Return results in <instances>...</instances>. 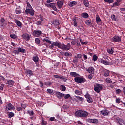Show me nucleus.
Returning <instances> with one entry per match:
<instances>
[{"mask_svg":"<svg viewBox=\"0 0 125 125\" xmlns=\"http://www.w3.org/2000/svg\"><path fill=\"white\" fill-rule=\"evenodd\" d=\"M75 116L80 118H85L88 116V113L84 110H77L75 113Z\"/></svg>","mask_w":125,"mask_h":125,"instance_id":"obj_1","label":"nucleus"},{"mask_svg":"<svg viewBox=\"0 0 125 125\" xmlns=\"http://www.w3.org/2000/svg\"><path fill=\"white\" fill-rule=\"evenodd\" d=\"M26 9L25 10V13L26 14H30L31 16H33L35 13H34V9L29 2H26Z\"/></svg>","mask_w":125,"mask_h":125,"instance_id":"obj_2","label":"nucleus"},{"mask_svg":"<svg viewBox=\"0 0 125 125\" xmlns=\"http://www.w3.org/2000/svg\"><path fill=\"white\" fill-rule=\"evenodd\" d=\"M59 46L58 48L61 49L63 51H68L71 47L69 43H68L67 45H65L64 43L62 44L61 42H60Z\"/></svg>","mask_w":125,"mask_h":125,"instance_id":"obj_3","label":"nucleus"},{"mask_svg":"<svg viewBox=\"0 0 125 125\" xmlns=\"http://www.w3.org/2000/svg\"><path fill=\"white\" fill-rule=\"evenodd\" d=\"M74 81L76 83H84L85 82H86V80L83 77H76L74 78Z\"/></svg>","mask_w":125,"mask_h":125,"instance_id":"obj_4","label":"nucleus"},{"mask_svg":"<svg viewBox=\"0 0 125 125\" xmlns=\"http://www.w3.org/2000/svg\"><path fill=\"white\" fill-rule=\"evenodd\" d=\"M60 42H51L49 43V45H48L47 47H49V48L50 49H53L54 48V46H55V47H57L58 48L59 47V45H60Z\"/></svg>","mask_w":125,"mask_h":125,"instance_id":"obj_5","label":"nucleus"},{"mask_svg":"<svg viewBox=\"0 0 125 125\" xmlns=\"http://www.w3.org/2000/svg\"><path fill=\"white\" fill-rule=\"evenodd\" d=\"M53 77L56 79H59L62 80L64 82H66L67 81V77H64L63 75H53Z\"/></svg>","mask_w":125,"mask_h":125,"instance_id":"obj_6","label":"nucleus"},{"mask_svg":"<svg viewBox=\"0 0 125 125\" xmlns=\"http://www.w3.org/2000/svg\"><path fill=\"white\" fill-rule=\"evenodd\" d=\"M111 42H121V37L115 36L111 39Z\"/></svg>","mask_w":125,"mask_h":125,"instance_id":"obj_7","label":"nucleus"},{"mask_svg":"<svg viewBox=\"0 0 125 125\" xmlns=\"http://www.w3.org/2000/svg\"><path fill=\"white\" fill-rule=\"evenodd\" d=\"M42 31L38 30H34L32 35L35 37H40L41 35H42Z\"/></svg>","mask_w":125,"mask_h":125,"instance_id":"obj_8","label":"nucleus"},{"mask_svg":"<svg viewBox=\"0 0 125 125\" xmlns=\"http://www.w3.org/2000/svg\"><path fill=\"white\" fill-rule=\"evenodd\" d=\"M110 112L107 109H104L100 111V114L103 115L104 116H108Z\"/></svg>","mask_w":125,"mask_h":125,"instance_id":"obj_9","label":"nucleus"},{"mask_svg":"<svg viewBox=\"0 0 125 125\" xmlns=\"http://www.w3.org/2000/svg\"><path fill=\"white\" fill-rule=\"evenodd\" d=\"M99 62L104 65H109L111 63L110 62H109L106 60H103L102 59H99Z\"/></svg>","mask_w":125,"mask_h":125,"instance_id":"obj_10","label":"nucleus"},{"mask_svg":"<svg viewBox=\"0 0 125 125\" xmlns=\"http://www.w3.org/2000/svg\"><path fill=\"white\" fill-rule=\"evenodd\" d=\"M46 6H47V7H50L51 8H52L55 11H57V8H56L55 3H54L46 4Z\"/></svg>","mask_w":125,"mask_h":125,"instance_id":"obj_11","label":"nucleus"},{"mask_svg":"<svg viewBox=\"0 0 125 125\" xmlns=\"http://www.w3.org/2000/svg\"><path fill=\"white\" fill-rule=\"evenodd\" d=\"M22 37L26 41H29L31 39V35L25 33L22 35Z\"/></svg>","mask_w":125,"mask_h":125,"instance_id":"obj_12","label":"nucleus"},{"mask_svg":"<svg viewBox=\"0 0 125 125\" xmlns=\"http://www.w3.org/2000/svg\"><path fill=\"white\" fill-rule=\"evenodd\" d=\"M115 120H116V123L119 124V125H123L122 124H123L125 125V121L124 120H123L122 119L118 117V118H116Z\"/></svg>","mask_w":125,"mask_h":125,"instance_id":"obj_13","label":"nucleus"},{"mask_svg":"<svg viewBox=\"0 0 125 125\" xmlns=\"http://www.w3.org/2000/svg\"><path fill=\"white\" fill-rule=\"evenodd\" d=\"M87 121L88 122L90 123H93L94 124H97L99 122L98 120L97 119H90V118H88L87 119Z\"/></svg>","mask_w":125,"mask_h":125,"instance_id":"obj_14","label":"nucleus"},{"mask_svg":"<svg viewBox=\"0 0 125 125\" xmlns=\"http://www.w3.org/2000/svg\"><path fill=\"white\" fill-rule=\"evenodd\" d=\"M6 84L8 86L12 87L14 85L15 82L11 80H7V82H6Z\"/></svg>","mask_w":125,"mask_h":125,"instance_id":"obj_15","label":"nucleus"},{"mask_svg":"<svg viewBox=\"0 0 125 125\" xmlns=\"http://www.w3.org/2000/svg\"><path fill=\"white\" fill-rule=\"evenodd\" d=\"M57 4L59 9H61L63 7V5H64V2L63 0H59L57 2Z\"/></svg>","mask_w":125,"mask_h":125,"instance_id":"obj_16","label":"nucleus"},{"mask_svg":"<svg viewBox=\"0 0 125 125\" xmlns=\"http://www.w3.org/2000/svg\"><path fill=\"white\" fill-rule=\"evenodd\" d=\"M87 72H89V74H94V68L92 67H90L89 68H85Z\"/></svg>","mask_w":125,"mask_h":125,"instance_id":"obj_17","label":"nucleus"},{"mask_svg":"<svg viewBox=\"0 0 125 125\" xmlns=\"http://www.w3.org/2000/svg\"><path fill=\"white\" fill-rule=\"evenodd\" d=\"M79 20H80V18H78L77 17H75L74 18H73V21L74 22V27H76L78 26L77 23Z\"/></svg>","mask_w":125,"mask_h":125,"instance_id":"obj_18","label":"nucleus"},{"mask_svg":"<svg viewBox=\"0 0 125 125\" xmlns=\"http://www.w3.org/2000/svg\"><path fill=\"white\" fill-rule=\"evenodd\" d=\"M7 109L9 110H15V107L11 103L8 104V105L6 107Z\"/></svg>","mask_w":125,"mask_h":125,"instance_id":"obj_19","label":"nucleus"},{"mask_svg":"<svg viewBox=\"0 0 125 125\" xmlns=\"http://www.w3.org/2000/svg\"><path fill=\"white\" fill-rule=\"evenodd\" d=\"M56 95H57L58 98L60 99L63 98L64 96V94L60 92H57L56 93Z\"/></svg>","mask_w":125,"mask_h":125,"instance_id":"obj_20","label":"nucleus"},{"mask_svg":"<svg viewBox=\"0 0 125 125\" xmlns=\"http://www.w3.org/2000/svg\"><path fill=\"white\" fill-rule=\"evenodd\" d=\"M35 43H36L37 45H39V46H41L40 43H41V41L39 38H35Z\"/></svg>","mask_w":125,"mask_h":125,"instance_id":"obj_21","label":"nucleus"},{"mask_svg":"<svg viewBox=\"0 0 125 125\" xmlns=\"http://www.w3.org/2000/svg\"><path fill=\"white\" fill-rule=\"evenodd\" d=\"M77 3V2L73 1L70 2L68 5L69 6H70V7H73V6H75V5H76Z\"/></svg>","mask_w":125,"mask_h":125,"instance_id":"obj_22","label":"nucleus"},{"mask_svg":"<svg viewBox=\"0 0 125 125\" xmlns=\"http://www.w3.org/2000/svg\"><path fill=\"white\" fill-rule=\"evenodd\" d=\"M15 23L17 24V25L19 27H21L22 23H21V22H20L19 21L16 20L15 21Z\"/></svg>","mask_w":125,"mask_h":125,"instance_id":"obj_23","label":"nucleus"},{"mask_svg":"<svg viewBox=\"0 0 125 125\" xmlns=\"http://www.w3.org/2000/svg\"><path fill=\"white\" fill-rule=\"evenodd\" d=\"M84 5H85V6H86V7H88V6H89V2H88V0H82Z\"/></svg>","mask_w":125,"mask_h":125,"instance_id":"obj_24","label":"nucleus"},{"mask_svg":"<svg viewBox=\"0 0 125 125\" xmlns=\"http://www.w3.org/2000/svg\"><path fill=\"white\" fill-rule=\"evenodd\" d=\"M26 74L29 75L30 76H33V72L32 70L27 69L26 70Z\"/></svg>","mask_w":125,"mask_h":125,"instance_id":"obj_25","label":"nucleus"},{"mask_svg":"<svg viewBox=\"0 0 125 125\" xmlns=\"http://www.w3.org/2000/svg\"><path fill=\"white\" fill-rule=\"evenodd\" d=\"M70 76H71L72 77L75 78L76 77H78V76L79 75L76 72H71L70 73Z\"/></svg>","mask_w":125,"mask_h":125,"instance_id":"obj_26","label":"nucleus"},{"mask_svg":"<svg viewBox=\"0 0 125 125\" xmlns=\"http://www.w3.org/2000/svg\"><path fill=\"white\" fill-rule=\"evenodd\" d=\"M107 52L108 54H113L114 53V48L111 47V48L107 49Z\"/></svg>","mask_w":125,"mask_h":125,"instance_id":"obj_27","label":"nucleus"},{"mask_svg":"<svg viewBox=\"0 0 125 125\" xmlns=\"http://www.w3.org/2000/svg\"><path fill=\"white\" fill-rule=\"evenodd\" d=\"M41 123L42 125H47V122L45 121L43 119V118L42 117V121H41Z\"/></svg>","mask_w":125,"mask_h":125,"instance_id":"obj_28","label":"nucleus"},{"mask_svg":"<svg viewBox=\"0 0 125 125\" xmlns=\"http://www.w3.org/2000/svg\"><path fill=\"white\" fill-rule=\"evenodd\" d=\"M15 12L16 14H21V13H22V10H20V9L18 8H16Z\"/></svg>","mask_w":125,"mask_h":125,"instance_id":"obj_29","label":"nucleus"},{"mask_svg":"<svg viewBox=\"0 0 125 125\" xmlns=\"http://www.w3.org/2000/svg\"><path fill=\"white\" fill-rule=\"evenodd\" d=\"M110 71L108 70H106V71H104V76L105 77H108L109 76Z\"/></svg>","mask_w":125,"mask_h":125,"instance_id":"obj_30","label":"nucleus"},{"mask_svg":"<svg viewBox=\"0 0 125 125\" xmlns=\"http://www.w3.org/2000/svg\"><path fill=\"white\" fill-rule=\"evenodd\" d=\"M18 50L19 51V52H21L23 53L26 52V51L24 49H21V47H18Z\"/></svg>","mask_w":125,"mask_h":125,"instance_id":"obj_31","label":"nucleus"},{"mask_svg":"<svg viewBox=\"0 0 125 125\" xmlns=\"http://www.w3.org/2000/svg\"><path fill=\"white\" fill-rule=\"evenodd\" d=\"M98 59V58L96 54H94L93 56V58H92V60H93L94 62H96Z\"/></svg>","mask_w":125,"mask_h":125,"instance_id":"obj_32","label":"nucleus"},{"mask_svg":"<svg viewBox=\"0 0 125 125\" xmlns=\"http://www.w3.org/2000/svg\"><path fill=\"white\" fill-rule=\"evenodd\" d=\"M96 23H97V24L102 22L101 19L99 16L96 17Z\"/></svg>","mask_w":125,"mask_h":125,"instance_id":"obj_33","label":"nucleus"},{"mask_svg":"<svg viewBox=\"0 0 125 125\" xmlns=\"http://www.w3.org/2000/svg\"><path fill=\"white\" fill-rule=\"evenodd\" d=\"M39 58L38 56H35L33 58V60L35 62H39Z\"/></svg>","mask_w":125,"mask_h":125,"instance_id":"obj_34","label":"nucleus"},{"mask_svg":"<svg viewBox=\"0 0 125 125\" xmlns=\"http://www.w3.org/2000/svg\"><path fill=\"white\" fill-rule=\"evenodd\" d=\"M79 40H80V42L82 45H86L88 43V42H84V43H83L82 40L81 39H80Z\"/></svg>","mask_w":125,"mask_h":125,"instance_id":"obj_35","label":"nucleus"},{"mask_svg":"<svg viewBox=\"0 0 125 125\" xmlns=\"http://www.w3.org/2000/svg\"><path fill=\"white\" fill-rule=\"evenodd\" d=\"M53 24H54V25H55L56 26H58V25H59L60 24V21L58 20H55L53 22Z\"/></svg>","mask_w":125,"mask_h":125,"instance_id":"obj_36","label":"nucleus"},{"mask_svg":"<svg viewBox=\"0 0 125 125\" xmlns=\"http://www.w3.org/2000/svg\"><path fill=\"white\" fill-rule=\"evenodd\" d=\"M105 81L107 83H112V81L111 79L109 78H107L105 80Z\"/></svg>","mask_w":125,"mask_h":125,"instance_id":"obj_37","label":"nucleus"},{"mask_svg":"<svg viewBox=\"0 0 125 125\" xmlns=\"http://www.w3.org/2000/svg\"><path fill=\"white\" fill-rule=\"evenodd\" d=\"M39 84L41 88H43V81L40 80L39 81Z\"/></svg>","mask_w":125,"mask_h":125,"instance_id":"obj_38","label":"nucleus"},{"mask_svg":"<svg viewBox=\"0 0 125 125\" xmlns=\"http://www.w3.org/2000/svg\"><path fill=\"white\" fill-rule=\"evenodd\" d=\"M27 113L29 114L30 116H32L33 115H35L33 110H27Z\"/></svg>","mask_w":125,"mask_h":125,"instance_id":"obj_39","label":"nucleus"},{"mask_svg":"<svg viewBox=\"0 0 125 125\" xmlns=\"http://www.w3.org/2000/svg\"><path fill=\"white\" fill-rule=\"evenodd\" d=\"M76 98L78 99L80 101L83 102L84 98L82 97L76 96Z\"/></svg>","mask_w":125,"mask_h":125,"instance_id":"obj_40","label":"nucleus"},{"mask_svg":"<svg viewBox=\"0 0 125 125\" xmlns=\"http://www.w3.org/2000/svg\"><path fill=\"white\" fill-rule=\"evenodd\" d=\"M94 91L99 93L100 92V89L98 87L95 86L94 87Z\"/></svg>","mask_w":125,"mask_h":125,"instance_id":"obj_41","label":"nucleus"},{"mask_svg":"<svg viewBox=\"0 0 125 125\" xmlns=\"http://www.w3.org/2000/svg\"><path fill=\"white\" fill-rule=\"evenodd\" d=\"M43 19L42 18H41V21H37V24L38 25H41L42 23L43 22Z\"/></svg>","mask_w":125,"mask_h":125,"instance_id":"obj_42","label":"nucleus"},{"mask_svg":"<svg viewBox=\"0 0 125 125\" xmlns=\"http://www.w3.org/2000/svg\"><path fill=\"white\" fill-rule=\"evenodd\" d=\"M78 61H79V59L77 58V57H74L73 60V62L74 63H78Z\"/></svg>","mask_w":125,"mask_h":125,"instance_id":"obj_43","label":"nucleus"},{"mask_svg":"<svg viewBox=\"0 0 125 125\" xmlns=\"http://www.w3.org/2000/svg\"><path fill=\"white\" fill-rule=\"evenodd\" d=\"M64 56L66 57H71L72 56V54L70 53V52H66L64 54Z\"/></svg>","mask_w":125,"mask_h":125,"instance_id":"obj_44","label":"nucleus"},{"mask_svg":"<svg viewBox=\"0 0 125 125\" xmlns=\"http://www.w3.org/2000/svg\"><path fill=\"white\" fill-rule=\"evenodd\" d=\"M82 56L81 54H78L77 55L74 56V57L78 59H81L82 58Z\"/></svg>","mask_w":125,"mask_h":125,"instance_id":"obj_45","label":"nucleus"},{"mask_svg":"<svg viewBox=\"0 0 125 125\" xmlns=\"http://www.w3.org/2000/svg\"><path fill=\"white\" fill-rule=\"evenodd\" d=\"M14 116H15V114L13 112H9V113L8 114V117L9 118H12L13 117H14Z\"/></svg>","mask_w":125,"mask_h":125,"instance_id":"obj_46","label":"nucleus"},{"mask_svg":"<svg viewBox=\"0 0 125 125\" xmlns=\"http://www.w3.org/2000/svg\"><path fill=\"white\" fill-rule=\"evenodd\" d=\"M85 24L88 25L89 26L90 24H91V21H90L89 20H87L86 21H85Z\"/></svg>","mask_w":125,"mask_h":125,"instance_id":"obj_47","label":"nucleus"},{"mask_svg":"<svg viewBox=\"0 0 125 125\" xmlns=\"http://www.w3.org/2000/svg\"><path fill=\"white\" fill-rule=\"evenodd\" d=\"M16 110L18 111H23V108L22 107H20L19 106L16 107Z\"/></svg>","mask_w":125,"mask_h":125,"instance_id":"obj_48","label":"nucleus"},{"mask_svg":"<svg viewBox=\"0 0 125 125\" xmlns=\"http://www.w3.org/2000/svg\"><path fill=\"white\" fill-rule=\"evenodd\" d=\"M61 90H62V91H65L66 87H65V86L61 85Z\"/></svg>","mask_w":125,"mask_h":125,"instance_id":"obj_49","label":"nucleus"},{"mask_svg":"<svg viewBox=\"0 0 125 125\" xmlns=\"http://www.w3.org/2000/svg\"><path fill=\"white\" fill-rule=\"evenodd\" d=\"M10 36L13 39H16L17 38V36L15 34H10Z\"/></svg>","mask_w":125,"mask_h":125,"instance_id":"obj_50","label":"nucleus"},{"mask_svg":"<svg viewBox=\"0 0 125 125\" xmlns=\"http://www.w3.org/2000/svg\"><path fill=\"white\" fill-rule=\"evenodd\" d=\"M44 42H46L48 44L51 43L52 42L50 41L49 39H44Z\"/></svg>","mask_w":125,"mask_h":125,"instance_id":"obj_51","label":"nucleus"},{"mask_svg":"<svg viewBox=\"0 0 125 125\" xmlns=\"http://www.w3.org/2000/svg\"><path fill=\"white\" fill-rule=\"evenodd\" d=\"M44 42H46L48 44L51 43L52 42L50 41L49 39H44Z\"/></svg>","mask_w":125,"mask_h":125,"instance_id":"obj_52","label":"nucleus"},{"mask_svg":"<svg viewBox=\"0 0 125 125\" xmlns=\"http://www.w3.org/2000/svg\"><path fill=\"white\" fill-rule=\"evenodd\" d=\"M87 102H89V103H92L93 102V99L92 97L87 99Z\"/></svg>","mask_w":125,"mask_h":125,"instance_id":"obj_53","label":"nucleus"},{"mask_svg":"<svg viewBox=\"0 0 125 125\" xmlns=\"http://www.w3.org/2000/svg\"><path fill=\"white\" fill-rule=\"evenodd\" d=\"M75 94L77 95H80V91L79 90H75Z\"/></svg>","mask_w":125,"mask_h":125,"instance_id":"obj_54","label":"nucleus"},{"mask_svg":"<svg viewBox=\"0 0 125 125\" xmlns=\"http://www.w3.org/2000/svg\"><path fill=\"white\" fill-rule=\"evenodd\" d=\"M85 98L86 99H88L91 98V97L90 96L88 93H87L85 95Z\"/></svg>","mask_w":125,"mask_h":125,"instance_id":"obj_55","label":"nucleus"},{"mask_svg":"<svg viewBox=\"0 0 125 125\" xmlns=\"http://www.w3.org/2000/svg\"><path fill=\"white\" fill-rule=\"evenodd\" d=\"M111 18L112 21H117V18L116 16H111Z\"/></svg>","mask_w":125,"mask_h":125,"instance_id":"obj_56","label":"nucleus"},{"mask_svg":"<svg viewBox=\"0 0 125 125\" xmlns=\"http://www.w3.org/2000/svg\"><path fill=\"white\" fill-rule=\"evenodd\" d=\"M83 57L84 60H86L88 59L87 55H85V54H83Z\"/></svg>","mask_w":125,"mask_h":125,"instance_id":"obj_57","label":"nucleus"},{"mask_svg":"<svg viewBox=\"0 0 125 125\" xmlns=\"http://www.w3.org/2000/svg\"><path fill=\"white\" fill-rule=\"evenodd\" d=\"M116 103L118 104H120L121 103V99L120 98H116Z\"/></svg>","mask_w":125,"mask_h":125,"instance_id":"obj_58","label":"nucleus"},{"mask_svg":"<svg viewBox=\"0 0 125 125\" xmlns=\"http://www.w3.org/2000/svg\"><path fill=\"white\" fill-rule=\"evenodd\" d=\"M47 91L49 94H52L53 93V90L52 89H47Z\"/></svg>","mask_w":125,"mask_h":125,"instance_id":"obj_59","label":"nucleus"},{"mask_svg":"<svg viewBox=\"0 0 125 125\" xmlns=\"http://www.w3.org/2000/svg\"><path fill=\"white\" fill-rule=\"evenodd\" d=\"M70 97V95L69 94H67L65 96L64 98L65 99H68V98H69Z\"/></svg>","mask_w":125,"mask_h":125,"instance_id":"obj_60","label":"nucleus"},{"mask_svg":"<svg viewBox=\"0 0 125 125\" xmlns=\"http://www.w3.org/2000/svg\"><path fill=\"white\" fill-rule=\"evenodd\" d=\"M81 16H88V14L87 13H83L81 14Z\"/></svg>","mask_w":125,"mask_h":125,"instance_id":"obj_61","label":"nucleus"},{"mask_svg":"<svg viewBox=\"0 0 125 125\" xmlns=\"http://www.w3.org/2000/svg\"><path fill=\"white\" fill-rule=\"evenodd\" d=\"M0 80L2 81H5V78L3 76H0Z\"/></svg>","mask_w":125,"mask_h":125,"instance_id":"obj_62","label":"nucleus"},{"mask_svg":"<svg viewBox=\"0 0 125 125\" xmlns=\"http://www.w3.org/2000/svg\"><path fill=\"white\" fill-rule=\"evenodd\" d=\"M93 78V76L92 75V74H91L89 76H88V79L91 80Z\"/></svg>","mask_w":125,"mask_h":125,"instance_id":"obj_63","label":"nucleus"},{"mask_svg":"<svg viewBox=\"0 0 125 125\" xmlns=\"http://www.w3.org/2000/svg\"><path fill=\"white\" fill-rule=\"evenodd\" d=\"M122 92V90L121 89H116V93L120 94Z\"/></svg>","mask_w":125,"mask_h":125,"instance_id":"obj_64","label":"nucleus"}]
</instances>
